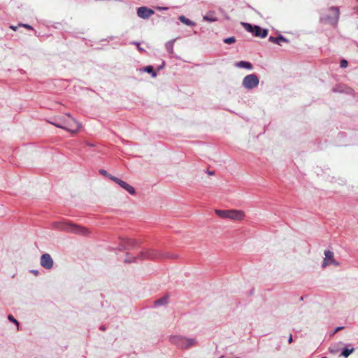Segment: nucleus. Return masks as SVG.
Wrapping results in <instances>:
<instances>
[{"mask_svg": "<svg viewBox=\"0 0 358 358\" xmlns=\"http://www.w3.org/2000/svg\"><path fill=\"white\" fill-rule=\"evenodd\" d=\"M53 228L57 230L71 232L80 235H87L89 233L88 229L87 228L66 221L54 222Z\"/></svg>", "mask_w": 358, "mask_h": 358, "instance_id": "f257e3e1", "label": "nucleus"}, {"mask_svg": "<svg viewBox=\"0 0 358 358\" xmlns=\"http://www.w3.org/2000/svg\"><path fill=\"white\" fill-rule=\"evenodd\" d=\"M169 341L171 344L182 350L190 348L196 343L195 338H187L180 335L170 336Z\"/></svg>", "mask_w": 358, "mask_h": 358, "instance_id": "f03ea898", "label": "nucleus"}, {"mask_svg": "<svg viewBox=\"0 0 358 358\" xmlns=\"http://www.w3.org/2000/svg\"><path fill=\"white\" fill-rule=\"evenodd\" d=\"M215 214L221 218L241 221L245 217V213L241 210H215Z\"/></svg>", "mask_w": 358, "mask_h": 358, "instance_id": "7ed1b4c3", "label": "nucleus"}, {"mask_svg": "<svg viewBox=\"0 0 358 358\" xmlns=\"http://www.w3.org/2000/svg\"><path fill=\"white\" fill-rule=\"evenodd\" d=\"M329 10L332 12L333 15H323L320 17V21L321 23L336 27L340 17L339 8L338 6H331L329 8Z\"/></svg>", "mask_w": 358, "mask_h": 358, "instance_id": "20e7f679", "label": "nucleus"}, {"mask_svg": "<svg viewBox=\"0 0 358 358\" xmlns=\"http://www.w3.org/2000/svg\"><path fill=\"white\" fill-rule=\"evenodd\" d=\"M162 257L176 258V256H172L169 253H166L164 255L159 251L153 249L143 250L138 253V257L141 260H152Z\"/></svg>", "mask_w": 358, "mask_h": 358, "instance_id": "39448f33", "label": "nucleus"}, {"mask_svg": "<svg viewBox=\"0 0 358 358\" xmlns=\"http://www.w3.org/2000/svg\"><path fill=\"white\" fill-rule=\"evenodd\" d=\"M138 241L128 238H120V243L117 249L120 251L130 250L137 248Z\"/></svg>", "mask_w": 358, "mask_h": 358, "instance_id": "423d86ee", "label": "nucleus"}, {"mask_svg": "<svg viewBox=\"0 0 358 358\" xmlns=\"http://www.w3.org/2000/svg\"><path fill=\"white\" fill-rule=\"evenodd\" d=\"M259 83L258 76L255 74H250L245 76L243 79L242 85L247 90H252L256 87Z\"/></svg>", "mask_w": 358, "mask_h": 358, "instance_id": "0eeeda50", "label": "nucleus"}, {"mask_svg": "<svg viewBox=\"0 0 358 358\" xmlns=\"http://www.w3.org/2000/svg\"><path fill=\"white\" fill-rule=\"evenodd\" d=\"M72 122L73 124L66 123L65 124H62L59 122H50V124L55 125L58 128H61L62 129L71 131L72 133H76L80 128V124L76 120H72Z\"/></svg>", "mask_w": 358, "mask_h": 358, "instance_id": "6e6552de", "label": "nucleus"}, {"mask_svg": "<svg viewBox=\"0 0 358 358\" xmlns=\"http://www.w3.org/2000/svg\"><path fill=\"white\" fill-rule=\"evenodd\" d=\"M111 180L118 184L121 187L127 191L130 194L134 195L136 194V190L134 187H133L126 182L122 180L121 179L115 176H111Z\"/></svg>", "mask_w": 358, "mask_h": 358, "instance_id": "1a4fd4ad", "label": "nucleus"}, {"mask_svg": "<svg viewBox=\"0 0 358 358\" xmlns=\"http://www.w3.org/2000/svg\"><path fill=\"white\" fill-rule=\"evenodd\" d=\"M41 265L45 269H51L53 267V260L51 256L45 253L41 257Z\"/></svg>", "mask_w": 358, "mask_h": 358, "instance_id": "9d476101", "label": "nucleus"}, {"mask_svg": "<svg viewBox=\"0 0 358 358\" xmlns=\"http://www.w3.org/2000/svg\"><path fill=\"white\" fill-rule=\"evenodd\" d=\"M325 257L322 263V267L324 268L329 264H334L336 266L338 265V263L334 260V252L330 250H326L324 252Z\"/></svg>", "mask_w": 358, "mask_h": 358, "instance_id": "9b49d317", "label": "nucleus"}, {"mask_svg": "<svg viewBox=\"0 0 358 358\" xmlns=\"http://www.w3.org/2000/svg\"><path fill=\"white\" fill-rule=\"evenodd\" d=\"M154 13L155 11L152 9L145 6H142L137 9L138 16L143 19L149 18Z\"/></svg>", "mask_w": 358, "mask_h": 358, "instance_id": "f8f14e48", "label": "nucleus"}, {"mask_svg": "<svg viewBox=\"0 0 358 358\" xmlns=\"http://www.w3.org/2000/svg\"><path fill=\"white\" fill-rule=\"evenodd\" d=\"M253 35L256 37L264 38L268 35V29H262L259 25H255Z\"/></svg>", "mask_w": 358, "mask_h": 358, "instance_id": "ddd939ff", "label": "nucleus"}, {"mask_svg": "<svg viewBox=\"0 0 358 358\" xmlns=\"http://www.w3.org/2000/svg\"><path fill=\"white\" fill-rule=\"evenodd\" d=\"M268 41L272 43H276L279 45H281L282 42H285V43L289 42V40L287 38H286L285 37H284L282 34H279L276 37L271 36L268 38Z\"/></svg>", "mask_w": 358, "mask_h": 358, "instance_id": "4468645a", "label": "nucleus"}, {"mask_svg": "<svg viewBox=\"0 0 358 358\" xmlns=\"http://www.w3.org/2000/svg\"><path fill=\"white\" fill-rule=\"evenodd\" d=\"M169 295L166 294L164 296L155 300L153 303L155 308L165 306L169 303Z\"/></svg>", "mask_w": 358, "mask_h": 358, "instance_id": "2eb2a0df", "label": "nucleus"}, {"mask_svg": "<svg viewBox=\"0 0 358 358\" xmlns=\"http://www.w3.org/2000/svg\"><path fill=\"white\" fill-rule=\"evenodd\" d=\"M236 66L239 68L252 70L253 69L252 64L250 62L240 61L236 64Z\"/></svg>", "mask_w": 358, "mask_h": 358, "instance_id": "dca6fc26", "label": "nucleus"}, {"mask_svg": "<svg viewBox=\"0 0 358 358\" xmlns=\"http://www.w3.org/2000/svg\"><path fill=\"white\" fill-rule=\"evenodd\" d=\"M139 259L138 255L137 256H134L131 254L127 252L126 254V257L124 259V263H136L137 260Z\"/></svg>", "mask_w": 358, "mask_h": 358, "instance_id": "f3484780", "label": "nucleus"}, {"mask_svg": "<svg viewBox=\"0 0 358 358\" xmlns=\"http://www.w3.org/2000/svg\"><path fill=\"white\" fill-rule=\"evenodd\" d=\"M142 71H144V72H146V73H150L151 74V76L152 78H155L157 76V73L156 71L154 70V68L152 66H146L145 67H143L142 69Z\"/></svg>", "mask_w": 358, "mask_h": 358, "instance_id": "a211bd4d", "label": "nucleus"}, {"mask_svg": "<svg viewBox=\"0 0 358 358\" xmlns=\"http://www.w3.org/2000/svg\"><path fill=\"white\" fill-rule=\"evenodd\" d=\"M179 20L181 22L184 23L185 24L190 26V27H193V26L195 25V22H194L193 21H192L189 19L187 18L184 15H180L179 17Z\"/></svg>", "mask_w": 358, "mask_h": 358, "instance_id": "6ab92c4d", "label": "nucleus"}, {"mask_svg": "<svg viewBox=\"0 0 358 358\" xmlns=\"http://www.w3.org/2000/svg\"><path fill=\"white\" fill-rule=\"evenodd\" d=\"M347 87L343 85H336L333 89H332V91L334 92H340V93H343V92H348V91L346 90Z\"/></svg>", "mask_w": 358, "mask_h": 358, "instance_id": "aec40b11", "label": "nucleus"}, {"mask_svg": "<svg viewBox=\"0 0 358 358\" xmlns=\"http://www.w3.org/2000/svg\"><path fill=\"white\" fill-rule=\"evenodd\" d=\"M174 42H175V40H171V41H169L165 46H166V50L168 51L169 53L170 54H173V45H174Z\"/></svg>", "mask_w": 358, "mask_h": 358, "instance_id": "412c9836", "label": "nucleus"}, {"mask_svg": "<svg viewBox=\"0 0 358 358\" xmlns=\"http://www.w3.org/2000/svg\"><path fill=\"white\" fill-rule=\"evenodd\" d=\"M355 350L354 348H344L341 351V355L344 357H348L351 353H352Z\"/></svg>", "mask_w": 358, "mask_h": 358, "instance_id": "4be33fe9", "label": "nucleus"}, {"mask_svg": "<svg viewBox=\"0 0 358 358\" xmlns=\"http://www.w3.org/2000/svg\"><path fill=\"white\" fill-rule=\"evenodd\" d=\"M242 25L247 31L252 33L253 34L255 25H252L248 22H242Z\"/></svg>", "mask_w": 358, "mask_h": 358, "instance_id": "5701e85b", "label": "nucleus"}, {"mask_svg": "<svg viewBox=\"0 0 358 358\" xmlns=\"http://www.w3.org/2000/svg\"><path fill=\"white\" fill-rule=\"evenodd\" d=\"M203 20L213 22L217 20V17H214L213 14L208 13L203 17Z\"/></svg>", "mask_w": 358, "mask_h": 358, "instance_id": "b1692460", "label": "nucleus"}, {"mask_svg": "<svg viewBox=\"0 0 358 358\" xmlns=\"http://www.w3.org/2000/svg\"><path fill=\"white\" fill-rule=\"evenodd\" d=\"M236 41V39L234 36H230L223 40V42L227 44H232L234 43Z\"/></svg>", "mask_w": 358, "mask_h": 358, "instance_id": "393cba45", "label": "nucleus"}, {"mask_svg": "<svg viewBox=\"0 0 358 358\" xmlns=\"http://www.w3.org/2000/svg\"><path fill=\"white\" fill-rule=\"evenodd\" d=\"M99 172L100 174H101V175H103V176H104L106 177H108V178H110L111 180V176H113L109 174V173H108V172L106 170L100 169L99 171Z\"/></svg>", "mask_w": 358, "mask_h": 358, "instance_id": "a878e982", "label": "nucleus"}, {"mask_svg": "<svg viewBox=\"0 0 358 358\" xmlns=\"http://www.w3.org/2000/svg\"><path fill=\"white\" fill-rule=\"evenodd\" d=\"M8 319L9 320V321L13 322L16 325H17V326L19 325L18 321L12 315H9L8 316Z\"/></svg>", "mask_w": 358, "mask_h": 358, "instance_id": "bb28decb", "label": "nucleus"}, {"mask_svg": "<svg viewBox=\"0 0 358 358\" xmlns=\"http://www.w3.org/2000/svg\"><path fill=\"white\" fill-rule=\"evenodd\" d=\"M18 27H23L27 29H29V30H33L34 28L33 27H31V25L28 24H24V23H19L18 24Z\"/></svg>", "mask_w": 358, "mask_h": 358, "instance_id": "cd10ccee", "label": "nucleus"}, {"mask_svg": "<svg viewBox=\"0 0 358 358\" xmlns=\"http://www.w3.org/2000/svg\"><path fill=\"white\" fill-rule=\"evenodd\" d=\"M131 44L136 45L139 51H141V52L145 51V50L140 46V43L138 42L132 41V42H131Z\"/></svg>", "mask_w": 358, "mask_h": 358, "instance_id": "c85d7f7f", "label": "nucleus"}, {"mask_svg": "<svg viewBox=\"0 0 358 358\" xmlns=\"http://www.w3.org/2000/svg\"><path fill=\"white\" fill-rule=\"evenodd\" d=\"M329 350L331 354H336L338 352V349L334 346L329 347Z\"/></svg>", "mask_w": 358, "mask_h": 358, "instance_id": "c756f323", "label": "nucleus"}, {"mask_svg": "<svg viewBox=\"0 0 358 358\" xmlns=\"http://www.w3.org/2000/svg\"><path fill=\"white\" fill-rule=\"evenodd\" d=\"M348 66V61L345 59H342L341 62V67L345 68Z\"/></svg>", "mask_w": 358, "mask_h": 358, "instance_id": "7c9ffc66", "label": "nucleus"}, {"mask_svg": "<svg viewBox=\"0 0 358 358\" xmlns=\"http://www.w3.org/2000/svg\"><path fill=\"white\" fill-rule=\"evenodd\" d=\"M344 327L341 326V327H338L335 329V330L333 332V334H335L336 332H338V331L343 329Z\"/></svg>", "mask_w": 358, "mask_h": 358, "instance_id": "2f4dec72", "label": "nucleus"}, {"mask_svg": "<svg viewBox=\"0 0 358 358\" xmlns=\"http://www.w3.org/2000/svg\"><path fill=\"white\" fill-rule=\"evenodd\" d=\"M30 272L34 274L35 275H38L39 274V271L38 270L32 269L30 271Z\"/></svg>", "mask_w": 358, "mask_h": 358, "instance_id": "473e14b6", "label": "nucleus"}, {"mask_svg": "<svg viewBox=\"0 0 358 358\" xmlns=\"http://www.w3.org/2000/svg\"><path fill=\"white\" fill-rule=\"evenodd\" d=\"M164 64H165V62H163L162 64L157 67V70L159 71V70L162 69L164 68Z\"/></svg>", "mask_w": 358, "mask_h": 358, "instance_id": "72a5a7b5", "label": "nucleus"}, {"mask_svg": "<svg viewBox=\"0 0 358 358\" xmlns=\"http://www.w3.org/2000/svg\"><path fill=\"white\" fill-rule=\"evenodd\" d=\"M10 28L13 31H16L17 29V26L10 25Z\"/></svg>", "mask_w": 358, "mask_h": 358, "instance_id": "f704fd0d", "label": "nucleus"}, {"mask_svg": "<svg viewBox=\"0 0 358 358\" xmlns=\"http://www.w3.org/2000/svg\"><path fill=\"white\" fill-rule=\"evenodd\" d=\"M293 339H292V335L290 334L289 335V339H288V342L289 343H291L292 342Z\"/></svg>", "mask_w": 358, "mask_h": 358, "instance_id": "c9c22d12", "label": "nucleus"}, {"mask_svg": "<svg viewBox=\"0 0 358 358\" xmlns=\"http://www.w3.org/2000/svg\"><path fill=\"white\" fill-rule=\"evenodd\" d=\"M66 115L68 117H69L71 119V120H74V119L72 117V116L71 115V114H70V113H66ZM70 124H73V122H71Z\"/></svg>", "mask_w": 358, "mask_h": 358, "instance_id": "e433bc0d", "label": "nucleus"}, {"mask_svg": "<svg viewBox=\"0 0 358 358\" xmlns=\"http://www.w3.org/2000/svg\"><path fill=\"white\" fill-rule=\"evenodd\" d=\"M100 329L102 330V331H105L106 330L105 326H101L100 327Z\"/></svg>", "mask_w": 358, "mask_h": 358, "instance_id": "4c0bfd02", "label": "nucleus"}, {"mask_svg": "<svg viewBox=\"0 0 358 358\" xmlns=\"http://www.w3.org/2000/svg\"><path fill=\"white\" fill-rule=\"evenodd\" d=\"M208 173L209 175H213V174H214V172H213V171H208Z\"/></svg>", "mask_w": 358, "mask_h": 358, "instance_id": "58836bf2", "label": "nucleus"}, {"mask_svg": "<svg viewBox=\"0 0 358 358\" xmlns=\"http://www.w3.org/2000/svg\"><path fill=\"white\" fill-rule=\"evenodd\" d=\"M304 297H305L304 296H301L300 301H303L304 299Z\"/></svg>", "mask_w": 358, "mask_h": 358, "instance_id": "ea45409f", "label": "nucleus"}, {"mask_svg": "<svg viewBox=\"0 0 358 358\" xmlns=\"http://www.w3.org/2000/svg\"><path fill=\"white\" fill-rule=\"evenodd\" d=\"M352 91V90L350 88H349V93H350Z\"/></svg>", "mask_w": 358, "mask_h": 358, "instance_id": "a19ab883", "label": "nucleus"}, {"mask_svg": "<svg viewBox=\"0 0 358 358\" xmlns=\"http://www.w3.org/2000/svg\"><path fill=\"white\" fill-rule=\"evenodd\" d=\"M357 1H358V0H357ZM357 11H358V6H357Z\"/></svg>", "mask_w": 358, "mask_h": 358, "instance_id": "79ce46f5", "label": "nucleus"}]
</instances>
